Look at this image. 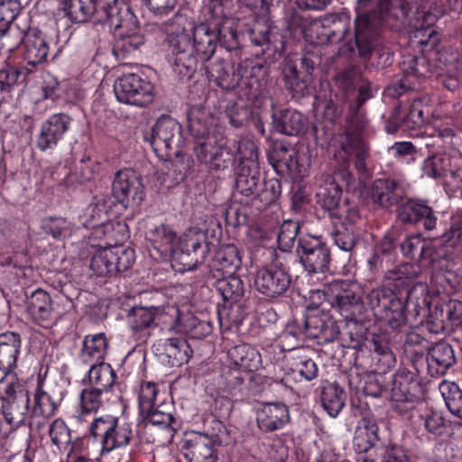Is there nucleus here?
I'll return each instance as SVG.
<instances>
[{
  "instance_id": "nucleus-1",
  "label": "nucleus",
  "mask_w": 462,
  "mask_h": 462,
  "mask_svg": "<svg viewBox=\"0 0 462 462\" xmlns=\"http://www.w3.org/2000/svg\"><path fill=\"white\" fill-rule=\"evenodd\" d=\"M388 7V0H356L355 44L361 55H367L373 47V36L381 23V15Z\"/></svg>"
},
{
  "instance_id": "nucleus-2",
  "label": "nucleus",
  "mask_w": 462,
  "mask_h": 462,
  "mask_svg": "<svg viewBox=\"0 0 462 462\" xmlns=\"http://www.w3.org/2000/svg\"><path fill=\"white\" fill-rule=\"evenodd\" d=\"M323 294L331 307L347 320L363 308L362 289L356 282L334 280L324 286Z\"/></svg>"
},
{
  "instance_id": "nucleus-3",
  "label": "nucleus",
  "mask_w": 462,
  "mask_h": 462,
  "mask_svg": "<svg viewBox=\"0 0 462 462\" xmlns=\"http://www.w3.org/2000/svg\"><path fill=\"white\" fill-rule=\"evenodd\" d=\"M143 138L159 157L178 155L182 143L181 126L172 117L162 116Z\"/></svg>"
},
{
  "instance_id": "nucleus-4",
  "label": "nucleus",
  "mask_w": 462,
  "mask_h": 462,
  "mask_svg": "<svg viewBox=\"0 0 462 462\" xmlns=\"http://www.w3.org/2000/svg\"><path fill=\"white\" fill-rule=\"evenodd\" d=\"M173 71L181 78H191L197 69L199 57L190 43V34L183 27L168 33Z\"/></svg>"
},
{
  "instance_id": "nucleus-5",
  "label": "nucleus",
  "mask_w": 462,
  "mask_h": 462,
  "mask_svg": "<svg viewBox=\"0 0 462 462\" xmlns=\"http://www.w3.org/2000/svg\"><path fill=\"white\" fill-rule=\"evenodd\" d=\"M116 99L124 104L144 107L154 99V87L151 81L135 73L124 74L114 84Z\"/></svg>"
},
{
  "instance_id": "nucleus-6",
  "label": "nucleus",
  "mask_w": 462,
  "mask_h": 462,
  "mask_svg": "<svg viewBox=\"0 0 462 462\" xmlns=\"http://www.w3.org/2000/svg\"><path fill=\"white\" fill-rule=\"evenodd\" d=\"M2 411L5 420L13 427L22 425L29 411V391L19 380L4 383L1 393Z\"/></svg>"
},
{
  "instance_id": "nucleus-7",
  "label": "nucleus",
  "mask_w": 462,
  "mask_h": 462,
  "mask_svg": "<svg viewBox=\"0 0 462 462\" xmlns=\"http://www.w3.org/2000/svg\"><path fill=\"white\" fill-rule=\"evenodd\" d=\"M134 259V251L129 247H104L92 256L90 268L98 276H113L128 270Z\"/></svg>"
},
{
  "instance_id": "nucleus-8",
  "label": "nucleus",
  "mask_w": 462,
  "mask_h": 462,
  "mask_svg": "<svg viewBox=\"0 0 462 462\" xmlns=\"http://www.w3.org/2000/svg\"><path fill=\"white\" fill-rule=\"evenodd\" d=\"M297 253L309 273H323L328 270L330 251L319 237L308 236L300 238Z\"/></svg>"
},
{
  "instance_id": "nucleus-9",
  "label": "nucleus",
  "mask_w": 462,
  "mask_h": 462,
  "mask_svg": "<svg viewBox=\"0 0 462 462\" xmlns=\"http://www.w3.org/2000/svg\"><path fill=\"white\" fill-rule=\"evenodd\" d=\"M254 284L260 293L273 298L287 291L291 284V276L282 263L276 258L272 263L256 272Z\"/></svg>"
},
{
  "instance_id": "nucleus-10",
  "label": "nucleus",
  "mask_w": 462,
  "mask_h": 462,
  "mask_svg": "<svg viewBox=\"0 0 462 462\" xmlns=\"http://www.w3.org/2000/svg\"><path fill=\"white\" fill-rule=\"evenodd\" d=\"M144 188L141 175L133 169L118 171L112 183L115 199L126 208L130 202L140 203L144 197Z\"/></svg>"
},
{
  "instance_id": "nucleus-11",
  "label": "nucleus",
  "mask_w": 462,
  "mask_h": 462,
  "mask_svg": "<svg viewBox=\"0 0 462 462\" xmlns=\"http://www.w3.org/2000/svg\"><path fill=\"white\" fill-rule=\"evenodd\" d=\"M212 19L215 20L217 43L226 51L237 56L240 52V34L234 22L227 18L222 0H211L209 6Z\"/></svg>"
},
{
  "instance_id": "nucleus-12",
  "label": "nucleus",
  "mask_w": 462,
  "mask_h": 462,
  "mask_svg": "<svg viewBox=\"0 0 462 462\" xmlns=\"http://www.w3.org/2000/svg\"><path fill=\"white\" fill-rule=\"evenodd\" d=\"M402 77L394 80L386 89L389 96L398 97L410 89L420 88V79L427 76L428 65L423 57H407L402 64Z\"/></svg>"
},
{
  "instance_id": "nucleus-13",
  "label": "nucleus",
  "mask_w": 462,
  "mask_h": 462,
  "mask_svg": "<svg viewBox=\"0 0 462 462\" xmlns=\"http://www.w3.org/2000/svg\"><path fill=\"white\" fill-rule=\"evenodd\" d=\"M225 142L216 134H208L204 138H197L194 152L198 161L215 171L227 168L231 156L224 150Z\"/></svg>"
},
{
  "instance_id": "nucleus-14",
  "label": "nucleus",
  "mask_w": 462,
  "mask_h": 462,
  "mask_svg": "<svg viewBox=\"0 0 462 462\" xmlns=\"http://www.w3.org/2000/svg\"><path fill=\"white\" fill-rule=\"evenodd\" d=\"M101 5L102 14H98L97 23H108L110 27L114 28L115 35L139 28L137 18L126 3L116 0Z\"/></svg>"
},
{
  "instance_id": "nucleus-15",
  "label": "nucleus",
  "mask_w": 462,
  "mask_h": 462,
  "mask_svg": "<svg viewBox=\"0 0 462 462\" xmlns=\"http://www.w3.org/2000/svg\"><path fill=\"white\" fill-rule=\"evenodd\" d=\"M418 388V382L412 373L408 371L395 373L391 390L393 409L400 413H404L411 409L417 399Z\"/></svg>"
},
{
  "instance_id": "nucleus-16",
  "label": "nucleus",
  "mask_w": 462,
  "mask_h": 462,
  "mask_svg": "<svg viewBox=\"0 0 462 462\" xmlns=\"http://www.w3.org/2000/svg\"><path fill=\"white\" fill-rule=\"evenodd\" d=\"M330 44L343 42L339 52L351 55L356 50L355 37L350 36L351 18L346 13H332L324 15Z\"/></svg>"
},
{
  "instance_id": "nucleus-17",
  "label": "nucleus",
  "mask_w": 462,
  "mask_h": 462,
  "mask_svg": "<svg viewBox=\"0 0 462 462\" xmlns=\"http://www.w3.org/2000/svg\"><path fill=\"white\" fill-rule=\"evenodd\" d=\"M71 123L72 118L65 113L50 116L41 125L37 147L42 152L55 148L70 129Z\"/></svg>"
},
{
  "instance_id": "nucleus-18",
  "label": "nucleus",
  "mask_w": 462,
  "mask_h": 462,
  "mask_svg": "<svg viewBox=\"0 0 462 462\" xmlns=\"http://www.w3.org/2000/svg\"><path fill=\"white\" fill-rule=\"evenodd\" d=\"M248 34L254 45L264 47L263 51L267 54V59L275 60L282 55L284 46L282 37L267 20L255 21L248 30Z\"/></svg>"
},
{
  "instance_id": "nucleus-19",
  "label": "nucleus",
  "mask_w": 462,
  "mask_h": 462,
  "mask_svg": "<svg viewBox=\"0 0 462 462\" xmlns=\"http://www.w3.org/2000/svg\"><path fill=\"white\" fill-rule=\"evenodd\" d=\"M220 442L217 436L191 433L184 439L182 451L189 462H217L215 446Z\"/></svg>"
},
{
  "instance_id": "nucleus-20",
  "label": "nucleus",
  "mask_w": 462,
  "mask_h": 462,
  "mask_svg": "<svg viewBox=\"0 0 462 462\" xmlns=\"http://www.w3.org/2000/svg\"><path fill=\"white\" fill-rule=\"evenodd\" d=\"M317 203L332 217L340 218L342 189L330 174L321 172L315 178Z\"/></svg>"
},
{
  "instance_id": "nucleus-21",
  "label": "nucleus",
  "mask_w": 462,
  "mask_h": 462,
  "mask_svg": "<svg viewBox=\"0 0 462 462\" xmlns=\"http://www.w3.org/2000/svg\"><path fill=\"white\" fill-rule=\"evenodd\" d=\"M256 421L263 432L278 430L290 421L289 409L282 402L265 403L257 410Z\"/></svg>"
},
{
  "instance_id": "nucleus-22",
  "label": "nucleus",
  "mask_w": 462,
  "mask_h": 462,
  "mask_svg": "<svg viewBox=\"0 0 462 462\" xmlns=\"http://www.w3.org/2000/svg\"><path fill=\"white\" fill-rule=\"evenodd\" d=\"M193 44L197 55L202 62L208 61L217 46V33L215 28V20L201 23L193 29Z\"/></svg>"
},
{
  "instance_id": "nucleus-23",
  "label": "nucleus",
  "mask_w": 462,
  "mask_h": 462,
  "mask_svg": "<svg viewBox=\"0 0 462 462\" xmlns=\"http://www.w3.org/2000/svg\"><path fill=\"white\" fill-rule=\"evenodd\" d=\"M280 74L284 87L293 97H301L308 93L310 81L298 68L297 60L286 56L280 64Z\"/></svg>"
},
{
  "instance_id": "nucleus-24",
  "label": "nucleus",
  "mask_w": 462,
  "mask_h": 462,
  "mask_svg": "<svg viewBox=\"0 0 462 462\" xmlns=\"http://www.w3.org/2000/svg\"><path fill=\"white\" fill-rule=\"evenodd\" d=\"M397 217L402 223L414 224L423 220L427 230H433L437 225L433 209L423 202L413 199H409L398 207Z\"/></svg>"
},
{
  "instance_id": "nucleus-25",
  "label": "nucleus",
  "mask_w": 462,
  "mask_h": 462,
  "mask_svg": "<svg viewBox=\"0 0 462 462\" xmlns=\"http://www.w3.org/2000/svg\"><path fill=\"white\" fill-rule=\"evenodd\" d=\"M434 69L439 83L445 88L455 91L459 88L458 55L457 53L445 51L438 52Z\"/></svg>"
},
{
  "instance_id": "nucleus-26",
  "label": "nucleus",
  "mask_w": 462,
  "mask_h": 462,
  "mask_svg": "<svg viewBox=\"0 0 462 462\" xmlns=\"http://www.w3.org/2000/svg\"><path fill=\"white\" fill-rule=\"evenodd\" d=\"M24 51L23 59L28 66L33 68L42 63L49 53V44L45 35L36 29H29L24 34L22 32V42Z\"/></svg>"
},
{
  "instance_id": "nucleus-27",
  "label": "nucleus",
  "mask_w": 462,
  "mask_h": 462,
  "mask_svg": "<svg viewBox=\"0 0 462 462\" xmlns=\"http://www.w3.org/2000/svg\"><path fill=\"white\" fill-rule=\"evenodd\" d=\"M455 363L454 349L446 342L437 343L428 351V372L433 377L444 375Z\"/></svg>"
},
{
  "instance_id": "nucleus-28",
  "label": "nucleus",
  "mask_w": 462,
  "mask_h": 462,
  "mask_svg": "<svg viewBox=\"0 0 462 462\" xmlns=\"http://www.w3.org/2000/svg\"><path fill=\"white\" fill-rule=\"evenodd\" d=\"M102 0H64L61 9L71 22L84 23L93 19L97 23L98 14H102Z\"/></svg>"
},
{
  "instance_id": "nucleus-29",
  "label": "nucleus",
  "mask_w": 462,
  "mask_h": 462,
  "mask_svg": "<svg viewBox=\"0 0 462 462\" xmlns=\"http://www.w3.org/2000/svg\"><path fill=\"white\" fill-rule=\"evenodd\" d=\"M243 65H239L237 69L232 70L229 63L224 59H217L206 66V71L210 80L214 81L218 87L224 89H233L236 88L241 80V69Z\"/></svg>"
},
{
  "instance_id": "nucleus-30",
  "label": "nucleus",
  "mask_w": 462,
  "mask_h": 462,
  "mask_svg": "<svg viewBox=\"0 0 462 462\" xmlns=\"http://www.w3.org/2000/svg\"><path fill=\"white\" fill-rule=\"evenodd\" d=\"M242 264V257L238 248L232 244L224 245L217 251L215 257L209 263L213 276L224 273L232 274Z\"/></svg>"
},
{
  "instance_id": "nucleus-31",
  "label": "nucleus",
  "mask_w": 462,
  "mask_h": 462,
  "mask_svg": "<svg viewBox=\"0 0 462 462\" xmlns=\"http://www.w3.org/2000/svg\"><path fill=\"white\" fill-rule=\"evenodd\" d=\"M403 196L402 186L395 180L378 179L373 182L371 197L374 203L383 208L396 204Z\"/></svg>"
},
{
  "instance_id": "nucleus-32",
  "label": "nucleus",
  "mask_w": 462,
  "mask_h": 462,
  "mask_svg": "<svg viewBox=\"0 0 462 462\" xmlns=\"http://www.w3.org/2000/svg\"><path fill=\"white\" fill-rule=\"evenodd\" d=\"M205 234L200 230L195 228L190 229L188 233H185L181 237L179 238L178 242V255L180 261L186 256H189L191 254H197L199 249H202L201 256L195 259V263H183L184 269L192 270L198 263H201L204 261L205 248H202V242L205 240Z\"/></svg>"
},
{
  "instance_id": "nucleus-33",
  "label": "nucleus",
  "mask_w": 462,
  "mask_h": 462,
  "mask_svg": "<svg viewBox=\"0 0 462 462\" xmlns=\"http://www.w3.org/2000/svg\"><path fill=\"white\" fill-rule=\"evenodd\" d=\"M147 238L161 255L171 254L177 258L179 238L171 227L165 225L155 226L149 231Z\"/></svg>"
},
{
  "instance_id": "nucleus-34",
  "label": "nucleus",
  "mask_w": 462,
  "mask_h": 462,
  "mask_svg": "<svg viewBox=\"0 0 462 462\" xmlns=\"http://www.w3.org/2000/svg\"><path fill=\"white\" fill-rule=\"evenodd\" d=\"M108 343L104 333L87 335L84 337L79 359L85 365L104 361Z\"/></svg>"
},
{
  "instance_id": "nucleus-35",
  "label": "nucleus",
  "mask_w": 462,
  "mask_h": 462,
  "mask_svg": "<svg viewBox=\"0 0 462 462\" xmlns=\"http://www.w3.org/2000/svg\"><path fill=\"white\" fill-rule=\"evenodd\" d=\"M320 402L328 414L336 418L346 403V393L336 382H326L320 386Z\"/></svg>"
},
{
  "instance_id": "nucleus-36",
  "label": "nucleus",
  "mask_w": 462,
  "mask_h": 462,
  "mask_svg": "<svg viewBox=\"0 0 462 462\" xmlns=\"http://www.w3.org/2000/svg\"><path fill=\"white\" fill-rule=\"evenodd\" d=\"M26 310L32 319L42 323L51 319L52 301L50 295L42 289H37L27 297Z\"/></svg>"
},
{
  "instance_id": "nucleus-37",
  "label": "nucleus",
  "mask_w": 462,
  "mask_h": 462,
  "mask_svg": "<svg viewBox=\"0 0 462 462\" xmlns=\"http://www.w3.org/2000/svg\"><path fill=\"white\" fill-rule=\"evenodd\" d=\"M21 351V337L15 332L0 334V369L11 371L16 366Z\"/></svg>"
},
{
  "instance_id": "nucleus-38",
  "label": "nucleus",
  "mask_w": 462,
  "mask_h": 462,
  "mask_svg": "<svg viewBox=\"0 0 462 462\" xmlns=\"http://www.w3.org/2000/svg\"><path fill=\"white\" fill-rule=\"evenodd\" d=\"M227 355L235 365L245 371H256L262 365L259 351L248 344L233 346L228 350Z\"/></svg>"
},
{
  "instance_id": "nucleus-39",
  "label": "nucleus",
  "mask_w": 462,
  "mask_h": 462,
  "mask_svg": "<svg viewBox=\"0 0 462 462\" xmlns=\"http://www.w3.org/2000/svg\"><path fill=\"white\" fill-rule=\"evenodd\" d=\"M273 127L282 134L297 135L304 131L306 119L304 116L291 109L282 110L273 114Z\"/></svg>"
},
{
  "instance_id": "nucleus-40",
  "label": "nucleus",
  "mask_w": 462,
  "mask_h": 462,
  "mask_svg": "<svg viewBox=\"0 0 462 462\" xmlns=\"http://www.w3.org/2000/svg\"><path fill=\"white\" fill-rule=\"evenodd\" d=\"M287 361L289 370L295 379L310 382L318 377V365L301 350L293 352Z\"/></svg>"
},
{
  "instance_id": "nucleus-41",
  "label": "nucleus",
  "mask_w": 462,
  "mask_h": 462,
  "mask_svg": "<svg viewBox=\"0 0 462 462\" xmlns=\"http://www.w3.org/2000/svg\"><path fill=\"white\" fill-rule=\"evenodd\" d=\"M163 355L171 366H180L189 362L192 349L183 337L167 338L163 343Z\"/></svg>"
},
{
  "instance_id": "nucleus-42",
  "label": "nucleus",
  "mask_w": 462,
  "mask_h": 462,
  "mask_svg": "<svg viewBox=\"0 0 462 462\" xmlns=\"http://www.w3.org/2000/svg\"><path fill=\"white\" fill-rule=\"evenodd\" d=\"M342 151L356 157L355 167L360 173H365L366 159L368 157V147L357 134H347L341 143Z\"/></svg>"
},
{
  "instance_id": "nucleus-43",
  "label": "nucleus",
  "mask_w": 462,
  "mask_h": 462,
  "mask_svg": "<svg viewBox=\"0 0 462 462\" xmlns=\"http://www.w3.org/2000/svg\"><path fill=\"white\" fill-rule=\"evenodd\" d=\"M216 278L215 288L222 299L226 301L236 302L245 293V285L243 281L232 274H224L214 276Z\"/></svg>"
},
{
  "instance_id": "nucleus-44",
  "label": "nucleus",
  "mask_w": 462,
  "mask_h": 462,
  "mask_svg": "<svg viewBox=\"0 0 462 462\" xmlns=\"http://www.w3.org/2000/svg\"><path fill=\"white\" fill-rule=\"evenodd\" d=\"M88 381L91 387L107 392L115 384L116 374L111 365L104 361L88 364Z\"/></svg>"
},
{
  "instance_id": "nucleus-45",
  "label": "nucleus",
  "mask_w": 462,
  "mask_h": 462,
  "mask_svg": "<svg viewBox=\"0 0 462 462\" xmlns=\"http://www.w3.org/2000/svg\"><path fill=\"white\" fill-rule=\"evenodd\" d=\"M260 183V171L257 164L240 165L236 173V189L245 197L256 193Z\"/></svg>"
},
{
  "instance_id": "nucleus-46",
  "label": "nucleus",
  "mask_w": 462,
  "mask_h": 462,
  "mask_svg": "<svg viewBox=\"0 0 462 462\" xmlns=\"http://www.w3.org/2000/svg\"><path fill=\"white\" fill-rule=\"evenodd\" d=\"M380 315L393 329H399L407 322L405 315L406 301L404 302L393 291Z\"/></svg>"
},
{
  "instance_id": "nucleus-47",
  "label": "nucleus",
  "mask_w": 462,
  "mask_h": 462,
  "mask_svg": "<svg viewBox=\"0 0 462 462\" xmlns=\"http://www.w3.org/2000/svg\"><path fill=\"white\" fill-rule=\"evenodd\" d=\"M32 73L33 69L27 66L5 63L0 68V84L9 94L14 86L26 82Z\"/></svg>"
},
{
  "instance_id": "nucleus-48",
  "label": "nucleus",
  "mask_w": 462,
  "mask_h": 462,
  "mask_svg": "<svg viewBox=\"0 0 462 462\" xmlns=\"http://www.w3.org/2000/svg\"><path fill=\"white\" fill-rule=\"evenodd\" d=\"M216 119L206 110L193 108L189 115V129L195 138H204L212 134Z\"/></svg>"
},
{
  "instance_id": "nucleus-49",
  "label": "nucleus",
  "mask_w": 462,
  "mask_h": 462,
  "mask_svg": "<svg viewBox=\"0 0 462 462\" xmlns=\"http://www.w3.org/2000/svg\"><path fill=\"white\" fill-rule=\"evenodd\" d=\"M161 315L159 308L134 307L128 314L129 326L134 332L149 328Z\"/></svg>"
},
{
  "instance_id": "nucleus-50",
  "label": "nucleus",
  "mask_w": 462,
  "mask_h": 462,
  "mask_svg": "<svg viewBox=\"0 0 462 462\" xmlns=\"http://www.w3.org/2000/svg\"><path fill=\"white\" fill-rule=\"evenodd\" d=\"M116 427V416L106 414L95 418L89 425L90 435L97 440L101 448L107 449L111 433Z\"/></svg>"
},
{
  "instance_id": "nucleus-51",
  "label": "nucleus",
  "mask_w": 462,
  "mask_h": 462,
  "mask_svg": "<svg viewBox=\"0 0 462 462\" xmlns=\"http://www.w3.org/2000/svg\"><path fill=\"white\" fill-rule=\"evenodd\" d=\"M439 390L448 411L462 420V390L459 386L454 382L444 380L439 383Z\"/></svg>"
},
{
  "instance_id": "nucleus-52",
  "label": "nucleus",
  "mask_w": 462,
  "mask_h": 462,
  "mask_svg": "<svg viewBox=\"0 0 462 462\" xmlns=\"http://www.w3.org/2000/svg\"><path fill=\"white\" fill-rule=\"evenodd\" d=\"M451 161V156L447 153L438 152L430 155L424 162L423 172L430 178L445 179L452 170Z\"/></svg>"
},
{
  "instance_id": "nucleus-53",
  "label": "nucleus",
  "mask_w": 462,
  "mask_h": 462,
  "mask_svg": "<svg viewBox=\"0 0 462 462\" xmlns=\"http://www.w3.org/2000/svg\"><path fill=\"white\" fill-rule=\"evenodd\" d=\"M402 252L412 260L420 261L432 257V247L420 236L406 238L401 245Z\"/></svg>"
},
{
  "instance_id": "nucleus-54",
  "label": "nucleus",
  "mask_w": 462,
  "mask_h": 462,
  "mask_svg": "<svg viewBox=\"0 0 462 462\" xmlns=\"http://www.w3.org/2000/svg\"><path fill=\"white\" fill-rule=\"evenodd\" d=\"M363 462H408V458L402 448L392 445L377 447Z\"/></svg>"
},
{
  "instance_id": "nucleus-55",
  "label": "nucleus",
  "mask_w": 462,
  "mask_h": 462,
  "mask_svg": "<svg viewBox=\"0 0 462 462\" xmlns=\"http://www.w3.org/2000/svg\"><path fill=\"white\" fill-rule=\"evenodd\" d=\"M116 36L115 51L121 52L122 55H129L135 51L144 43V36L140 32V28L131 32H118Z\"/></svg>"
},
{
  "instance_id": "nucleus-56",
  "label": "nucleus",
  "mask_w": 462,
  "mask_h": 462,
  "mask_svg": "<svg viewBox=\"0 0 462 462\" xmlns=\"http://www.w3.org/2000/svg\"><path fill=\"white\" fill-rule=\"evenodd\" d=\"M171 404L161 402L152 407V411L143 412L141 415L152 425L162 426L166 429L174 430L175 419L171 411Z\"/></svg>"
},
{
  "instance_id": "nucleus-57",
  "label": "nucleus",
  "mask_w": 462,
  "mask_h": 462,
  "mask_svg": "<svg viewBox=\"0 0 462 462\" xmlns=\"http://www.w3.org/2000/svg\"><path fill=\"white\" fill-rule=\"evenodd\" d=\"M430 305L428 288L423 283H418L409 290L406 296L407 309H411L415 316L420 311H427Z\"/></svg>"
},
{
  "instance_id": "nucleus-58",
  "label": "nucleus",
  "mask_w": 462,
  "mask_h": 462,
  "mask_svg": "<svg viewBox=\"0 0 462 462\" xmlns=\"http://www.w3.org/2000/svg\"><path fill=\"white\" fill-rule=\"evenodd\" d=\"M42 229L44 233L58 240L65 239L72 234V224L63 217H49L42 221Z\"/></svg>"
},
{
  "instance_id": "nucleus-59",
  "label": "nucleus",
  "mask_w": 462,
  "mask_h": 462,
  "mask_svg": "<svg viewBox=\"0 0 462 462\" xmlns=\"http://www.w3.org/2000/svg\"><path fill=\"white\" fill-rule=\"evenodd\" d=\"M57 405L51 395L39 384L33 394L32 413L34 417L50 418L54 415Z\"/></svg>"
},
{
  "instance_id": "nucleus-60",
  "label": "nucleus",
  "mask_w": 462,
  "mask_h": 462,
  "mask_svg": "<svg viewBox=\"0 0 462 462\" xmlns=\"http://www.w3.org/2000/svg\"><path fill=\"white\" fill-rule=\"evenodd\" d=\"M370 349L373 351L372 358L379 370L384 372L394 365L395 358L387 343L374 338Z\"/></svg>"
},
{
  "instance_id": "nucleus-61",
  "label": "nucleus",
  "mask_w": 462,
  "mask_h": 462,
  "mask_svg": "<svg viewBox=\"0 0 462 462\" xmlns=\"http://www.w3.org/2000/svg\"><path fill=\"white\" fill-rule=\"evenodd\" d=\"M104 391L94 387H88L82 390L80 393V413L82 419L85 414L97 412L102 406V393Z\"/></svg>"
},
{
  "instance_id": "nucleus-62",
  "label": "nucleus",
  "mask_w": 462,
  "mask_h": 462,
  "mask_svg": "<svg viewBox=\"0 0 462 462\" xmlns=\"http://www.w3.org/2000/svg\"><path fill=\"white\" fill-rule=\"evenodd\" d=\"M462 277L452 270H442L432 276V282L438 286L439 292L452 293L460 284Z\"/></svg>"
},
{
  "instance_id": "nucleus-63",
  "label": "nucleus",
  "mask_w": 462,
  "mask_h": 462,
  "mask_svg": "<svg viewBox=\"0 0 462 462\" xmlns=\"http://www.w3.org/2000/svg\"><path fill=\"white\" fill-rule=\"evenodd\" d=\"M300 230V225L296 221L285 220L277 237L278 246L282 252H288L293 246Z\"/></svg>"
},
{
  "instance_id": "nucleus-64",
  "label": "nucleus",
  "mask_w": 462,
  "mask_h": 462,
  "mask_svg": "<svg viewBox=\"0 0 462 462\" xmlns=\"http://www.w3.org/2000/svg\"><path fill=\"white\" fill-rule=\"evenodd\" d=\"M49 436L51 443L60 450L66 449L70 443V430L60 419L52 421L49 429Z\"/></svg>"
}]
</instances>
